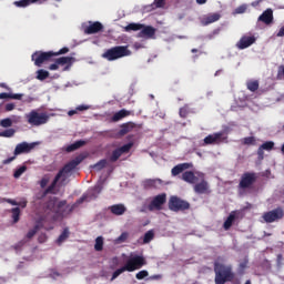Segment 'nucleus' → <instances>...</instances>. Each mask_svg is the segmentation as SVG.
<instances>
[{"instance_id":"obj_30","label":"nucleus","mask_w":284,"mask_h":284,"mask_svg":"<svg viewBox=\"0 0 284 284\" xmlns=\"http://www.w3.org/2000/svg\"><path fill=\"white\" fill-rule=\"evenodd\" d=\"M103 191V184H97L93 189L90 190V199H97L100 192Z\"/></svg>"},{"instance_id":"obj_57","label":"nucleus","mask_w":284,"mask_h":284,"mask_svg":"<svg viewBox=\"0 0 284 284\" xmlns=\"http://www.w3.org/2000/svg\"><path fill=\"white\" fill-rule=\"evenodd\" d=\"M155 8H164L165 7V0H154Z\"/></svg>"},{"instance_id":"obj_16","label":"nucleus","mask_w":284,"mask_h":284,"mask_svg":"<svg viewBox=\"0 0 284 284\" xmlns=\"http://www.w3.org/2000/svg\"><path fill=\"white\" fill-rule=\"evenodd\" d=\"M254 43H256V38L254 36H243L236 43V48H239V50H245L246 48H250V45H254Z\"/></svg>"},{"instance_id":"obj_40","label":"nucleus","mask_w":284,"mask_h":284,"mask_svg":"<svg viewBox=\"0 0 284 284\" xmlns=\"http://www.w3.org/2000/svg\"><path fill=\"white\" fill-rule=\"evenodd\" d=\"M128 239H130V233L123 232V233H121L120 236H118L115 239V243L116 244L125 243V241H128Z\"/></svg>"},{"instance_id":"obj_48","label":"nucleus","mask_w":284,"mask_h":284,"mask_svg":"<svg viewBox=\"0 0 284 284\" xmlns=\"http://www.w3.org/2000/svg\"><path fill=\"white\" fill-rule=\"evenodd\" d=\"M148 276H150V273H148V271L145 270L140 271L135 274V278H138V281H143V278H148Z\"/></svg>"},{"instance_id":"obj_39","label":"nucleus","mask_w":284,"mask_h":284,"mask_svg":"<svg viewBox=\"0 0 284 284\" xmlns=\"http://www.w3.org/2000/svg\"><path fill=\"white\" fill-rule=\"evenodd\" d=\"M94 250H95V252L103 251V236H98L95 239Z\"/></svg>"},{"instance_id":"obj_32","label":"nucleus","mask_w":284,"mask_h":284,"mask_svg":"<svg viewBox=\"0 0 284 284\" xmlns=\"http://www.w3.org/2000/svg\"><path fill=\"white\" fill-rule=\"evenodd\" d=\"M125 32H138V30H143V24L141 23H130L124 28Z\"/></svg>"},{"instance_id":"obj_51","label":"nucleus","mask_w":284,"mask_h":284,"mask_svg":"<svg viewBox=\"0 0 284 284\" xmlns=\"http://www.w3.org/2000/svg\"><path fill=\"white\" fill-rule=\"evenodd\" d=\"M262 149L264 150H274V142L272 141H268V142H264L262 145H261Z\"/></svg>"},{"instance_id":"obj_44","label":"nucleus","mask_w":284,"mask_h":284,"mask_svg":"<svg viewBox=\"0 0 284 284\" xmlns=\"http://www.w3.org/2000/svg\"><path fill=\"white\" fill-rule=\"evenodd\" d=\"M39 230H41V225L36 224L33 229L27 233V239H32L37 234V232H39Z\"/></svg>"},{"instance_id":"obj_1","label":"nucleus","mask_w":284,"mask_h":284,"mask_svg":"<svg viewBox=\"0 0 284 284\" xmlns=\"http://www.w3.org/2000/svg\"><path fill=\"white\" fill-rule=\"evenodd\" d=\"M214 272H215V284H225L232 283L235 275L232 268V265H226L221 262H214Z\"/></svg>"},{"instance_id":"obj_4","label":"nucleus","mask_w":284,"mask_h":284,"mask_svg":"<svg viewBox=\"0 0 284 284\" xmlns=\"http://www.w3.org/2000/svg\"><path fill=\"white\" fill-rule=\"evenodd\" d=\"M26 119L29 125L39 128L40 125H45V123L50 121V115L47 112H39L37 110H32L26 114Z\"/></svg>"},{"instance_id":"obj_26","label":"nucleus","mask_w":284,"mask_h":284,"mask_svg":"<svg viewBox=\"0 0 284 284\" xmlns=\"http://www.w3.org/2000/svg\"><path fill=\"white\" fill-rule=\"evenodd\" d=\"M234 221H236V211H232L230 213V215L227 216V219L225 220L224 224H223V229L224 230H230L232 227V225H234Z\"/></svg>"},{"instance_id":"obj_8","label":"nucleus","mask_w":284,"mask_h":284,"mask_svg":"<svg viewBox=\"0 0 284 284\" xmlns=\"http://www.w3.org/2000/svg\"><path fill=\"white\" fill-rule=\"evenodd\" d=\"M257 179L258 174L256 172H244L240 179L239 190H251Z\"/></svg>"},{"instance_id":"obj_6","label":"nucleus","mask_w":284,"mask_h":284,"mask_svg":"<svg viewBox=\"0 0 284 284\" xmlns=\"http://www.w3.org/2000/svg\"><path fill=\"white\" fill-rule=\"evenodd\" d=\"M85 196L80 197L77 203L72 204V205H68V201L62 200L57 204V214H59V216H68L69 214H72V212H74V210L77 209V205H81V203H83V201H85Z\"/></svg>"},{"instance_id":"obj_42","label":"nucleus","mask_w":284,"mask_h":284,"mask_svg":"<svg viewBox=\"0 0 284 284\" xmlns=\"http://www.w3.org/2000/svg\"><path fill=\"white\" fill-rule=\"evenodd\" d=\"M123 272H128V268H125V266H122V267L118 268L115 272H113L110 281L111 282L115 281V278H119V276H121V274H123Z\"/></svg>"},{"instance_id":"obj_60","label":"nucleus","mask_w":284,"mask_h":284,"mask_svg":"<svg viewBox=\"0 0 284 284\" xmlns=\"http://www.w3.org/2000/svg\"><path fill=\"white\" fill-rule=\"evenodd\" d=\"M11 121H12V123H21V116H19V115H13V116L11 118Z\"/></svg>"},{"instance_id":"obj_46","label":"nucleus","mask_w":284,"mask_h":284,"mask_svg":"<svg viewBox=\"0 0 284 284\" xmlns=\"http://www.w3.org/2000/svg\"><path fill=\"white\" fill-rule=\"evenodd\" d=\"M30 3H32V0H20V1H16L14 6H17V8H28Z\"/></svg>"},{"instance_id":"obj_53","label":"nucleus","mask_w":284,"mask_h":284,"mask_svg":"<svg viewBox=\"0 0 284 284\" xmlns=\"http://www.w3.org/2000/svg\"><path fill=\"white\" fill-rule=\"evenodd\" d=\"M68 52H70V49L64 47V48L60 49L58 52H54V57H59L61 54H68Z\"/></svg>"},{"instance_id":"obj_2","label":"nucleus","mask_w":284,"mask_h":284,"mask_svg":"<svg viewBox=\"0 0 284 284\" xmlns=\"http://www.w3.org/2000/svg\"><path fill=\"white\" fill-rule=\"evenodd\" d=\"M125 57H132V51L129 45H115L106 49L102 53V59H105L106 61H119V59H123Z\"/></svg>"},{"instance_id":"obj_63","label":"nucleus","mask_w":284,"mask_h":284,"mask_svg":"<svg viewBox=\"0 0 284 284\" xmlns=\"http://www.w3.org/2000/svg\"><path fill=\"white\" fill-rule=\"evenodd\" d=\"M49 70H59V64L57 62H54L53 64H50Z\"/></svg>"},{"instance_id":"obj_22","label":"nucleus","mask_w":284,"mask_h":284,"mask_svg":"<svg viewBox=\"0 0 284 284\" xmlns=\"http://www.w3.org/2000/svg\"><path fill=\"white\" fill-rule=\"evenodd\" d=\"M111 214H114L115 216H123L126 212V207L123 204H114L109 207Z\"/></svg>"},{"instance_id":"obj_28","label":"nucleus","mask_w":284,"mask_h":284,"mask_svg":"<svg viewBox=\"0 0 284 284\" xmlns=\"http://www.w3.org/2000/svg\"><path fill=\"white\" fill-rule=\"evenodd\" d=\"M219 19H221V14H219V13L209 14L204 18L203 24L210 26V23H216V21H219Z\"/></svg>"},{"instance_id":"obj_17","label":"nucleus","mask_w":284,"mask_h":284,"mask_svg":"<svg viewBox=\"0 0 284 284\" xmlns=\"http://www.w3.org/2000/svg\"><path fill=\"white\" fill-rule=\"evenodd\" d=\"M98 32H103V23L99 21H90L89 26L84 28V34H98Z\"/></svg>"},{"instance_id":"obj_59","label":"nucleus","mask_w":284,"mask_h":284,"mask_svg":"<svg viewBox=\"0 0 284 284\" xmlns=\"http://www.w3.org/2000/svg\"><path fill=\"white\" fill-rule=\"evenodd\" d=\"M23 245H26V240H22V241L18 242L14 245V250H21V247H23Z\"/></svg>"},{"instance_id":"obj_33","label":"nucleus","mask_w":284,"mask_h":284,"mask_svg":"<svg viewBox=\"0 0 284 284\" xmlns=\"http://www.w3.org/2000/svg\"><path fill=\"white\" fill-rule=\"evenodd\" d=\"M68 239H70V230L64 229L57 240L58 245H61V243L68 241Z\"/></svg>"},{"instance_id":"obj_21","label":"nucleus","mask_w":284,"mask_h":284,"mask_svg":"<svg viewBox=\"0 0 284 284\" xmlns=\"http://www.w3.org/2000/svg\"><path fill=\"white\" fill-rule=\"evenodd\" d=\"M190 168H192L190 163L178 164L171 170V174L172 176H179V174L185 172V170H190Z\"/></svg>"},{"instance_id":"obj_41","label":"nucleus","mask_w":284,"mask_h":284,"mask_svg":"<svg viewBox=\"0 0 284 284\" xmlns=\"http://www.w3.org/2000/svg\"><path fill=\"white\" fill-rule=\"evenodd\" d=\"M179 114L181 119H187V114H190V106L185 104L184 106L180 108Z\"/></svg>"},{"instance_id":"obj_12","label":"nucleus","mask_w":284,"mask_h":284,"mask_svg":"<svg viewBox=\"0 0 284 284\" xmlns=\"http://www.w3.org/2000/svg\"><path fill=\"white\" fill-rule=\"evenodd\" d=\"M132 148H134V142H129L115 150H113L111 156H110V161L112 163H116L118 159H121V156H123V154H128L130 153V151L132 150Z\"/></svg>"},{"instance_id":"obj_31","label":"nucleus","mask_w":284,"mask_h":284,"mask_svg":"<svg viewBox=\"0 0 284 284\" xmlns=\"http://www.w3.org/2000/svg\"><path fill=\"white\" fill-rule=\"evenodd\" d=\"M11 219H12L13 223H19V221L21 219V209H19V207L11 209Z\"/></svg>"},{"instance_id":"obj_47","label":"nucleus","mask_w":284,"mask_h":284,"mask_svg":"<svg viewBox=\"0 0 284 284\" xmlns=\"http://www.w3.org/2000/svg\"><path fill=\"white\" fill-rule=\"evenodd\" d=\"M243 145H254L256 143V139L254 136H247L242 140Z\"/></svg>"},{"instance_id":"obj_3","label":"nucleus","mask_w":284,"mask_h":284,"mask_svg":"<svg viewBox=\"0 0 284 284\" xmlns=\"http://www.w3.org/2000/svg\"><path fill=\"white\" fill-rule=\"evenodd\" d=\"M85 159H88L87 154L81 153L80 155L75 156L73 160H71L69 163H67L54 176L52 183L50 184L52 187H57V183H59V181H61V178L63 176V174H70V172H72V170H77L78 165H81V163H83V161H85Z\"/></svg>"},{"instance_id":"obj_38","label":"nucleus","mask_w":284,"mask_h":284,"mask_svg":"<svg viewBox=\"0 0 284 284\" xmlns=\"http://www.w3.org/2000/svg\"><path fill=\"white\" fill-rule=\"evenodd\" d=\"M105 165H108V160L103 159L100 160L98 163L93 164L91 168H93V170H97L98 172H101V170H103Z\"/></svg>"},{"instance_id":"obj_20","label":"nucleus","mask_w":284,"mask_h":284,"mask_svg":"<svg viewBox=\"0 0 284 284\" xmlns=\"http://www.w3.org/2000/svg\"><path fill=\"white\" fill-rule=\"evenodd\" d=\"M163 185V180L161 179H149L143 182L144 190H159Z\"/></svg>"},{"instance_id":"obj_7","label":"nucleus","mask_w":284,"mask_h":284,"mask_svg":"<svg viewBox=\"0 0 284 284\" xmlns=\"http://www.w3.org/2000/svg\"><path fill=\"white\" fill-rule=\"evenodd\" d=\"M169 210H171V212H185V210H190V202L176 195H172L169 200Z\"/></svg>"},{"instance_id":"obj_36","label":"nucleus","mask_w":284,"mask_h":284,"mask_svg":"<svg viewBox=\"0 0 284 284\" xmlns=\"http://www.w3.org/2000/svg\"><path fill=\"white\" fill-rule=\"evenodd\" d=\"M151 241H154V231L150 230L144 234L143 237V244L148 245V243H151Z\"/></svg>"},{"instance_id":"obj_19","label":"nucleus","mask_w":284,"mask_h":284,"mask_svg":"<svg viewBox=\"0 0 284 284\" xmlns=\"http://www.w3.org/2000/svg\"><path fill=\"white\" fill-rule=\"evenodd\" d=\"M257 21L265 23V26H272V23H274V11L272 9H266L258 17Z\"/></svg>"},{"instance_id":"obj_34","label":"nucleus","mask_w":284,"mask_h":284,"mask_svg":"<svg viewBox=\"0 0 284 284\" xmlns=\"http://www.w3.org/2000/svg\"><path fill=\"white\" fill-rule=\"evenodd\" d=\"M55 63L59 65H72V57H61L55 59Z\"/></svg>"},{"instance_id":"obj_43","label":"nucleus","mask_w":284,"mask_h":284,"mask_svg":"<svg viewBox=\"0 0 284 284\" xmlns=\"http://www.w3.org/2000/svg\"><path fill=\"white\" fill-rule=\"evenodd\" d=\"M16 132L17 131L14 129H7V130L0 132V136H4L6 139H10V138L14 136Z\"/></svg>"},{"instance_id":"obj_14","label":"nucleus","mask_w":284,"mask_h":284,"mask_svg":"<svg viewBox=\"0 0 284 284\" xmlns=\"http://www.w3.org/2000/svg\"><path fill=\"white\" fill-rule=\"evenodd\" d=\"M168 201V194L161 193L153 197L150 202L148 209L150 212H154V210H162L163 205H165Z\"/></svg>"},{"instance_id":"obj_52","label":"nucleus","mask_w":284,"mask_h":284,"mask_svg":"<svg viewBox=\"0 0 284 284\" xmlns=\"http://www.w3.org/2000/svg\"><path fill=\"white\" fill-rule=\"evenodd\" d=\"M48 194H54V186H52L51 184L43 191L42 199H44V196H48Z\"/></svg>"},{"instance_id":"obj_15","label":"nucleus","mask_w":284,"mask_h":284,"mask_svg":"<svg viewBox=\"0 0 284 284\" xmlns=\"http://www.w3.org/2000/svg\"><path fill=\"white\" fill-rule=\"evenodd\" d=\"M201 182L196 183L193 187L195 194H210V183L205 181V174L201 173Z\"/></svg>"},{"instance_id":"obj_27","label":"nucleus","mask_w":284,"mask_h":284,"mask_svg":"<svg viewBox=\"0 0 284 284\" xmlns=\"http://www.w3.org/2000/svg\"><path fill=\"white\" fill-rule=\"evenodd\" d=\"M1 99H13L14 101H21L23 99V93H0V100Z\"/></svg>"},{"instance_id":"obj_9","label":"nucleus","mask_w":284,"mask_h":284,"mask_svg":"<svg viewBox=\"0 0 284 284\" xmlns=\"http://www.w3.org/2000/svg\"><path fill=\"white\" fill-rule=\"evenodd\" d=\"M31 61L34 62V65H37L38 68H41L43 63L48 61H54V51H47V52L36 51L31 55Z\"/></svg>"},{"instance_id":"obj_23","label":"nucleus","mask_w":284,"mask_h":284,"mask_svg":"<svg viewBox=\"0 0 284 284\" xmlns=\"http://www.w3.org/2000/svg\"><path fill=\"white\" fill-rule=\"evenodd\" d=\"M133 128H136V124H134V122H126L121 124L120 131H119L120 136H125V134H128L129 132H132Z\"/></svg>"},{"instance_id":"obj_5","label":"nucleus","mask_w":284,"mask_h":284,"mask_svg":"<svg viewBox=\"0 0 284 284\" xmlns=\"http://www.w3.org/2000/svg\"><path fill=\"white\" fill-rule=\"evenodd\" d=\"M37 146V143H28V142H21L19 144L16 145V149L13 151V156L6 159L2 161L3 165H9V163H12V161H14V159H17V156H19V154H29V152H32V150H34V148Z\"/></svg>"},{"instance_id":"obj_56","label":"nucleus","mask_w":284,"mask_h":284,"mask_svg":"<svg viewBox=\"0 0 284 284\" xmlns=\"http://www.w3.org/2000/svg\"><path fill=\"white\" fill-rule=\"evenodd\" d=\"M48 183H50V179L49 178H42L40 181V187L44 189L47 187Z\"/></svg>"},{"instance_id":"obj_54","label":"nucleus","mask_w":284,"mask_h":284,"mask_svg":"<svg viewBox=\"0 0 284 284\" xmlns=\"http://www.w3.org/2000/svg\"><path fill=\"white\" fill-rule=\"evenodd\" d=\"M77 112H85V110H90V105L81 104L75 108Z\"/></svg>"},{"instance_id":"obj_11","label":"nucleus","mask_w":284,"mask_h":284,"mask_svg":"<svg viewBox=\"0 0 284 284\" xmlns=\"http://www.w3.org/2000/svg\"><path fill=\"white\" fill-rule=\"evenodd\" d=\"M284 216V211L282 207H276L272 211L265 212L262 215V219L265 223H276V221H281Z\"/></svg>"},{"instance_id":"obj_35","label":"nucleus","mask_w":284,"mask_h":284,"mask_svg":"<svg viewBox=\"0 0 284 284\" xmlns=\"http://www.w3.org/2000/svg\"><path fill=\"white\" fill-rule=\"evenodd\" d=\"M48 77H50V72H48L47 70L40 69L37 71L38 81H45Z\"/></svg>"},{"instance_id":"obj_25","label":"nucleus","mask_w":284,"mask_h":284,"mask_svg":"<svg viewBox=\"0 0 284 284\" xmlns=\"http://www.w3.org/2000/svg\"><path fill=\"white\" fill-rule=\"evenodd\" d=\"M130 114H132V112H130L125 109H122L113 114L112 121H113V123H116V122L121 121L122 119H125V116H130Z\"/></svg>"},{"instance_id":"obj_45","label":"nucleus","mask_w":284,"mask_h":284,"mask_svg":"<svg viewBox=\"0 0 284 284\" xmlns=\"http://www.w3.org/2000/svg\"><path fill=\"white\" fill-rule=\"evenodd\" d=\"M27 170H28V166L22 165V166H20L19 169H17V170L14 171L13 176H14L16 179H20V176H21Z\"/></svg>"},{"instance_id":"obj_37","label":"nucleus","mask_w":284,"mask_h":284,"mask_svg":"<svg viewBox=\"0 0 284 284\" xmlns=\"http://www.w3.org/2000/svg\"><path fill=\"white\" fill-rule=\"evenodd\" d=\"M247 90L250 92H256L258 90V81L257 80H251L246 83Z\"/></svg>"},{"instance_id":"obj_61","label":"nucleus","mask_w":284,"mask_h":284,"mask_svg":"<svg viewBox=\"0 0 284 284\" xmlns=\"http://www.w3.org/2000/svg\"><path fill=\"white\" fill-rule=\"evenodd\" d=\"M47 239H48V236H45V234H41V235H39L38 241H39V243H45Z\"/></svg>"},{"instance_id":"obj_64","label":"nucleus","mask_w":284,"mask_h":284,"mask_svg":"<svg viewBox=\"0 0 284 284\" xmlns=\"http://www.w3.org/2000/svg\"><path fill=\"white\" fill-rule=\"evenodd\" d=\"M277 37H284V27L280 29V31L277 32Z\"/></svg>"},{"instance_id":"obj_49","label":"nucleus","mask_w":284,"mask_h":284,"mask_svg":"<svg viewBox=\"0 0 284 284\" xmlns=\"http://www.w3.org/2000/svg\"><path fill=\"white\" fill-rule=\"evenodd\" d=\"M1 128H12V119L6 118L0 121Z\"/></svg>"},{"instance_id":"obj_50","label":"nucleus","mask_w":284,"mask_h":284,"mask_svg":"<svg viewBox=\"0 0 284 284\" xmlns=\"http://www.w3.org/2000/svg\"><path fill=\"white\" fill-rule=\"evenodd\" d=\"M277 81H283L284 79V65H280L277 70V75H276Z\"/></svg>"},{"instance_id":"obj_18","label":"nucleus","mask_w":284,"mask_h":284,"mask_svg":"<svg viewBox=\"0 0 284 284\" xmlns=\"http://www.w3.org/2000/svg\"><path fill=\"white\" fill-rule=\"evenodd\" d=\"M154 34H156V29L152 26H143L141 31L138 33L140 39H154Z\"/></svg>"},{"instance_id":"obj_10","label":"nucleus","mask_w":284,"mask_h":284,"mask_svg":"<svg viewBox=\"0 0 284 284\" xmlns=\"http://www.w3.org/2000/svg\"><path fill=\"white\" fill-rule=\"evenodd\" d=\"M143 265H148L145 257H143V255H134L126 261L124 267L126 272H136V270H141Z\"/></svg>"},{"instance_id":"obj_13","label":"nucleus","mask_w":284,"mask_h":284,"mask_svg":"<svg viewBox=\"0 0 284 284\" xmlns=\"http://www.w3.org/2000/svg\"><path fill=\"white\" fill-rule=\"evenodd\" d=\"M225 141H227V135L223 132H216L204 138L205 145H220Z\"/></svg>"},{"instance_id":"obj_29","label":"nucleus","mask_w":284,"mask_h":284,"mask_svg":"<svg viewBox=\"0 0 284 284\" xmlns=\"http://www.w3.org/2000/svg\"><path fill=\"white\" fill-rule=\"evenodd\" d=\"M83 145H85V141L78 140L74 143L68 145L65 150H67V152H74V151L79 150L80 148H83Z\"/></svg>"},{"instance_id":"obj_58","label":"nucleus","mask_w":284,"mask_h":284,"mask_svg":"<svg viewBox=\"0 0 284 284\" xmlns=\"http://www.w3.org/2000/svg\"><path fill=\"white\" fill-rule=\"evenodd\" d=\"M16 105L14 103H7L4 106L6 112H12L14 110Z\"/></svg>"},{"instance_id":"obj_55","label":"nucleus","mask_w":284,"mask_h":284,"mask_svg":"<svg viewBox=\"0 0 284 284\" xmlns=\"http://www.w3.org/2000/svg\"><path fill=\"white\" fill-rule=\"evenodd\" d=\"M247 10L245 4H242L235 9L236 14H243Z\"/></svg>"},{"instance_id":"obj_24","label":"nucleus","mask_w":284,"mask_h":284,"mask_svg":"<svg viewBox=\"0 0 284 284\" xmlns=\"http://www.w3.org/2000/svg\"><path fill=\"white\" fill-rule=\"evenodd\" d=\"M182 180H184L185 183H190L191 185H194V183L199 181V178L192 171H186L182 174Z\"/></svg>"},{"instance_id":"obj_62","label":"nucleus","mask_w":284,"mask_h":284,"mask_svg":"<svg viewBox=\"0 0 284 284\" xmlns=\"http://www.w3.org/2000/svg\"><path fill=\"white\" fill-rule=\"evenodd\" d=\"M6 202L9 203V205H19V202L12 199H7Z\"/></svg>"}]
</instances>
